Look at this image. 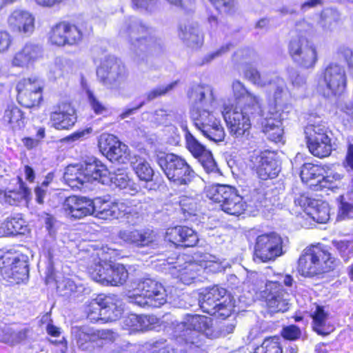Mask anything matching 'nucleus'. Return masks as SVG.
<instances>
[{"mask_svg":"<svg viewBox=\"0 0 353 353\" xmlns=\"http://www.w3.org/2000/svg\"><path fill=\"white\" fill-rule=\"evenodd\" d=\"M173 336L179 343L199 347L205 337L214 336L212 320L205 316L187 315L183 321L174 325Z\"/></svg>","mask_w":353,"mask_h":353,"instance_id":"f257e3e1","label":"nucleus"},{"mask_svg":"<svg viewBox=\"0 0 353 353\" xmlns=\"http://www.w3.org/2000/svg\"><path fill=\"white\" fill-rule=\"evenodd\" d=\"M263 116L261 106L243 105L223 114L230 133L239 141L249 140L252 122Z\"/></svg>","mask_w":353,"mask_h":353,"instance_id":"f03ea898","label":"nucleus"},{"mask_svg":"<svg viewBox=\"0 0 353 353\" xmlns=\"http://www.w3.org/2000/svg\"><path fill=\"white\" fill-rule=\"evenodd\" d=\"M156 161L174 185L188 186L196 177L194 170L181 156L159 152L157 154Z\"/></svg>","mask_w":353,"mask_h":353,"instance_id":"7ed1b4c3","label":"nucleus"},{"mask_svg":"<svg viewBox=\"0 0 353 353\" xmlns=\"http://www.w3.org/2000/svg\"><path fill=\"white\" fill-rule=\"evenodd\" d=\"M0 270L2 276L10 283L19 284L28 279V257L13 250H0Z\"/></svg>","mask_w":353,"mask_h":353,"instance_id":"20e7f679","label":"nucleus"},{"mask_svg":"<svg viewBox=\"0 0 353 353\" xmlns=\"http://www.w3.org/2000/svg\"><path fill=\"white\" fill-rule=\"evenodd\" d=\"M199 304L203 312L222 319L231 315L233 307L227 296V290L218 285L201 292Z\"/></svg>","mask_w":353,"mask_h":353,"instance_id":"39448f33","label":"nucleus"},{"mask_svg":"<svg viewBox=\"0 0 353 353\" xmlns=\"http://www.w3.org/2000/svg\"><path fill=\"white\" fill-rule=\"evenodd\" d=\"M206 196L214 202L219 203L221 210L230 215L239 216L245 210V203L234 187L212 185L206 189Z\"/></svg>","mask_w":353,"mask_h":353,"instance_id":"423d86ee","label":"nucleus"},{"mask_svg":"<svg viewBox=\"0 0 353 353\" xmlns=\"http://www.w3.org/2000/svg\"><path fill=\"white\" fill-rule=\"evenodd\" d=\"M148 32V28L135 19L126 20L120 28V37L129 41L130 50L134 53L137 61L143 60L145 56Z\"/></svg>","mask_w":353,"mask_h":353,"instance_id":"0eeeda50","label":"nucleus"},{"mask_svg":"<svg viewBox=\"0 0 353 353\" xmlns=\"http://www.w3.org/2000/svg\"><path fill=\"white\" fill-rule=\"evenodd\" d=\"M115 296L99 295L86 307L87 317L90 322L114 321L121 316V309Z\"/></svg>","mask_w":353,"mask_h":353,"instance_id":"6e6552de","label":"nucleus"},{"mask_svg":"<svg viewBox=\"0 0 353 353\" xmlns=\"http://www.w3.org/2000/svg\"><path fill=\"white\" fill-rule=\"evenodd\" d=\"M211 108L195 110L192 113V119L194 126L204 137L214 143L221 142L224 140L225 132L221 123Z\"/></svg>","mask_w":353,"mask_h":353,"instance_id":"1a4fd4ad","label":"nucleus"},{"mask_svg":"<svg viewBox=\"0 0 353 353\" xmlns=\"http://www.w3.org/2000/svg\"><path fill=\"white\" fill-rule=\"evenodd\" d=\"M283 254V239L278 234L270 232L256 237L254 245L255 260L262 262L274 261Z\"/></svg>","mask_w":353,"mask_h":353,"instance_id":"9d476101","label":"nucleus"},{"mask_svg":"<svg viewBox=\"0 0 353 353\" xmlns=\"http://www.w3.org/2000/svg\"><path fill=\"white\" fill-rule=\"evenodd\" d=\"M325 88L322 91L325 98L341 95L346 88L347 78L344 68L336 63L330 64L323 75Z\"/></svg>","mask_w":353,"mask_h":353,"instance_id":"9b49d317","label":"nucleus"},{"mask_svg":"<svg viewBox=\"0 0 353 353\" xmlns=\"http://www.w3.org/2000/svg\"><path fill=\"white\" fill-rule=\"evenodd\" d=\"M99 81L109 88H117L125 79V69L114 57H108L97 69Z\"/></svg>","mask_w":353,"mask_h":353,"instance_id":"f8f14e48","label":"nucleus"},{"mask_svg":"<svg viewBox=\"0 0 353 353\" xmlns=\"http://www.w3.org/2000/svg\"><path fill=\"white\" fill-rule=\"evenodd\" d=\"M17 99L26 108L38 105L42 99V83L37 79H25L17 85Z\"/></svg>","mask_w":353,"mask_h":353,"instance_id":"ddd939ff","label":"nucleus"},{"mask_svg":"<svg viewBox=\"0 0 353 353\" xmlns=\"http://www.w3.org/2000/svg\"><path fill=\"white\" fill-rule=\"evenodd\" d=\"M266 304L271 313L285 312L290 308V294L279 281H268L265 285Z\"/></svg>","mask_w":353,"mask_h":353,"instance_id":"4468645a","label":"nucleus"},{"mask_svg":"<svg viewBox=\"0 0 353 353\" xmlns=\"http://www.w3.org/2000/svg\"><path fill=\"white\" fill-rule=\"evenodd\" d=\"M136 290L142 292L144 296L148 297L152 302V307H159L167 301L166 290L163 285L150 278L140 280Z\"/></svg>","mask_w":353,"mask_h":353,"instance_id":"2eb2a0df","label":"nucleus"},{"mask_svg":"<svg viewBox=\"0 0 353 353\" xmlns=\"http://www.w3.org/2000/svg\"><path fill=\"white\" fill-rule=\"evenodd\" d=\"M310 277L334 270L340 263L339 260L319 248L310 247Z\"/></svg>","mask_w":353,"mask_h":353,"instance_id":"dca6fc26","label":"nucleus"},{"mask_svg":"<svg viewBox=\"0 0 353 353\" xmlns=\"http://www.w3.org/2000/svg\"><path fill=\"white\" fill-rule=\"evenodd\" d=\"M118 236L125 244L137 248L151 246L156 241L154 232L149 229L121 230Z\"/></svg>","mask_w":353,"mask_h":353,"instance_id":"f3484780","label":"nucleus"},{"mask_svg":"<svg viewBox=\"0 0 353 353\" xmlns=\"http://www.w3.org/2000/svg\"><path fill=\"white\" fill-rule=\"evenodd\" d=\"M50 120L57 130L69 129L77 122L75 110L69 103H59L52 108Z\"/></svg>","mask_w":353,"mask_h":353,"instance_id":"a211bd4d","label":"nucleus"},{"mask_svg":"<svg viewBox=\"0 0 353 353\" xmlns=\"http://www.w3.org/2000/svg\"><path fill=\"white\" fill-rule=\"evenodd\" d=\"M252 168L262 180L275 178L281 169L277 161L265 152L254 154L250 157Z\"/></svg>","mask_w":353,"mask_h":353,"instance_id":"6ab92c4d","label":"nucleus"},{"mask_svg":"<svg viewBox=\"0 0 353 353\" xmlns=\"http://www.w3.org/2000/svg\"><path fill=\"white\" fill-rule=\"evenodd\" d=\"M92 199L85 196H70L63 204L65 214L71 219H81L91 215L93 212Z\"/></svg>","mask_w":353,"mask_h":353,"instance_id":"aec40b11","label":"nucleus"},{"mask_svg":"<svg viewBox=\"0 0 353 353\" xmlns=\"http://www.w3.org/2000/svg\"><path fill=\"white\" fill-rule=\"evenodd\" d=\"M165 240L176 246L193 247L199 241L196 232L186 226H176L168 229Z\"/></svg>","mask_w":353,"mask_h":353,"instance_id":"412c9836","label":"nucleus"},{"mask_svg":"<svg viewBox=\"0 0 353 353\" xmlns=\"http://www.w3.org/2000/svg\"><path fill=\"white\" fill-rule=\"evenodd\" d=\"M183 260V256H178L175 261H173V259H168L167 263L170 265L168 270L174 276L179 278L181 282L189 285L196 279L198 270L195 263L185 262L182 264Z\"/></svg>","mask_w":353,"mask_h":353,"instance_id":"4be33fe9","label":"nucleus"},{"mask_svg":"<svg viewBox=\"0 0 353 353\" xmlns=\"http://www.w3.org/2000/svg\"><path fill=\"white\" fill-rule=\"evenodd\" d=\"M8 23L13 31L31 34L34 30V17L23 10H14L8 19Z\"/></svg>","mask_w":353,"mask_h":353,"instance_id":"5701e85b","label":"nucleus"},{"mask_svg":"<svg viewBox=\"0 0 353 353\" xmlns=\"http://www.w3.org/2000/svg\"><path fill=\"white\" fill-rule=\"evenodd\" d=\"M42 57L41 48L36 44L28 43L16 52L12 60L14 67L28 68Z\"/></svg>","mask_w":353,"mask_h":353,"instance_id":"b1692460","label":"nucleus"},{"mask_svg":"<svg viewBox=\"0 0 353 353\" xmlns=\"http://www.w3.org/2000/svg\"><path fill=\"white\" fill-rule=\"evenodd\" d=\"M190 98L196 105V110L213 108L215 105V97L212 88L208 85H198L193 88Z\"/></svg>","mask_w":353,"mask_h":353,"instance_id":"393cba45","label":"nucleus"},{"mask_svg":"<svg viewBox=\"0 0 353 353\" xmlns=\"http://www.w3.org/2000/svg\"><path fill=\"white\" fill-rule=\"evenodd\" d=\"M179 36L188 46L192 48L201 47L203 42V34L198 24L194 22L181 25Z\"/></svg>","mask_w":353,"mask_h":353,"instance_id":"a878e982","label":"nucleus"},{"mask_svg":"<svg viewBox=\"0 0 353 353\" xmlns=\"http://www.w3.org/2000/svg\"><path fill=\"white\" fill-rule=\"evenodd\" d=\"M28 225L21 214L8 216L0 224V236L25 234Z\"/></svg>","mask_w":353,"mask_h":353,"instance_id":"bb28decb","label":"nucleus"},{"mask_svg":"<svg viewBox=\"0 0 353 353\" xmlns=\"http://www.w3.org/2000/svg\"><path fill=\"white\" fill-rule=\"evenodd\" d=\"M81 165L88 183L92 181H101L103 183V178L110 174L105 165L94 158L90 159Z\"/></svg>","mask_w":353,"mask_h":353,"instance_id":"cd10ccee","label":"nucleus"},{"mask_svg":"<svg viewBox=\"0 0 353 353\" xmlns=\"http://www.w3.org/2000/svg\"><path fill=\"white\" fill-rule=\"evenodd\" d=\"M232 88L234 97L241 104L240 106L243 105L261 106L259 97L249 92L239 81H234L232 83Z\"/></svg>","mask_w":353,"mask_h":353,"instance_id":"c85d7f7f","label":"nucleus"},{"mask_svg":"<svg viewBox=\"0 0 353 353\" xmlns=\"http://www.w3.org/2000/svg\"><path fill=\"white\" fill-rule=\"evenodd\" d=\"M63 179L72 188L80 189L84 183H88L81 164L68 165L65 168Z\"/></svg>","mask_w":353,"mask_h":353,"instance_id":"c756f323","label":"nucleus"},{"mask_svg":"<svg viewBox=\"0 0 353 353\" xmlns=\"http://www.w3.org/2000/svg\"><path fill=\"white\" fill-rule=\"evenodd\" d=\"M93 212L91 215L101 219H116L113 203H109L101 198L92 200Z\"/></svg>","mask_w":353,"mask_h":353,"instance_id":"7c9ffc66","label":"nucleus"},{"mask_svg":"<svg viewBox=\"0 0 353 353\" xmlns=\"http://www.w3.org/2000/svg\"><path fill=\"white\" fill-rule=\"evenodd\" d=\"M72 334L74 335L77 345L82 350H88L92 347V343L96 340L94 331L88 327H74L72 329Z\"/></svg>","mask_w":353,"mask_h":353,"instance_id":"2f4dec72","label":"nucleus"},{"mask_svg":"<svg viewBox=\"0 0 353 353\" xmlns=\"http://www.w3.org/2000/svg\"><path fill=\"white\" fill-rule=\"evenodd\" d=\"M263 131L268 137L274 142L281 140L283 130L282 128V122L277 118L266 117L261 121Z\"/></svg>","mask_w":353,"mask_h":353,"instance_id":"473e14b6","label":"nucleus"},{"mask_svg":"<svg viewBox=\"0 0 353 353\" xmlns=\"http://www.w3.org/2000/svg\"><path fill=\"white\" fill-rule=\"evenodd\" d=\"M30 194V190L20 184L17 190H4L0 192V201L10 205H17Z\"/></svg>","mask_w":353,"mask_h":353,"instance_id":"72a5a7b5","label":"nucleus"},{"mask_svg":"<svg viewBox=\"0 0 353 353\" xmlns=\"http://www.w3.org/2000/svg\"><path fill=\"white\" fill-rule=\"evenodd\" d=\"M310 218L319 223H325L330 219L328 203L321 200L310 199Z\"/></svg>","mask_w":353,"mask_h":353,"instance_id":"f704fd0d","label":"nucleus"},{"mask_svg":"<svg viewBox=\"0 0 353 353\" xmlns=\"http://www.w3.org/2000/svg\"><path fill=\"white\" fill-rule=\"evenodd\" d=\"M123 326L130 332L145 331L150 329L151 324L147 316L130 314L123 321Z\"/></svg>","mask_w":353,"mask_h":353,"instance_id":"c9c22d12","label":"nucleus"},{"mask_svg":"<svg viewBox=\"0 0 353 353\" xmlns=\"http://www.w3.org/2000/svg\"><path fill=\"white\" fill-rule=\"evenodd\" d=\"M128 278V272L125 266L120 263H109L108 285H123Z\"/></svg>","mask_w":353,"mask_h":353,"instance_id":"e433bc0d","label":"nucleus"},{"mask_svg":"<svg viewBox=\"0 0 353 353\" xmlns=\"http://www.w3.org/2000/svg\"><path fill=\"white\" fill-rule=\"evenodd\" d=\"M332 145L328 136L321 135L319 141L312 140L310 132V153L319 158H323L330 154Z\"/></svg>","mask_w":353,"mask_h":353,"instance_id":"4c0bfd02","label":"nucleus"},{"mask_svg":"<svg viewBox=\"0 0 353 353\" xmlns=\"http://www.w3.org/2000/svg\"><path fill=\"white\" fill-rule=\"evenodd\" d=\"M310 317L313 319L312 329L318 334L325 336L330 334L329 327L325 325L327 314L325 312L323 307L316 305V310L314 314H310Z\"/></svg>","mask_w":353,"mask_h":353,"instance_id":"58836bf2","label":"nucleus"},{"mask_svg":"<svg viewBox=\"0 0 353 353\" xmlns=\"http://www.w3.org/2000/svg\"><path fill=\"white\" fill-rule=\"evenodd\" d=\"M5 122L9 123L13 130L21 129L24 124L23 114L15 105H8L3 115Z\"/></svg>","mask_w":353,"mask_h":353,"instance_id":"ea45409f","label":"nucleus"},{"mask_svg":"<svg viewBox=\"0 0 353 353\" xmlns=\"http://www.w3.org/2000/svg\"><path fill=\"white\" fill-rule=\"evenodd\" d=\"M111 181L117 187L121 189L130 188L133 191H137V186L130 179L126 171L123 168H118L112 172H110Z\"/></svg>","mask_w":353,"mask_h":353,"instance_id":"a19ab883","label":"nucleus"},{"mask_svg":"<svg viewBox=\"0 0 353 353\" xmlns=\"http://www.w3.org/2000/svg\"><path fill=\"white\" fill-rule=\"evenodd\" d=\"M109 263L106 262L94 264L90 270V274L94 281L104 285H108Z\"/></svg>","mask_w":353,"mask_h":353,"instance_id":"79ce46f5","label":"nucleus"},{"mask_svg":"<svg viewBox=\"0 0 353 353\" xmlns=\"http://www.w3.org/2000/svg\"><path fill=\"white\" fill-rule=\"evenodd\" d=\"M185 138L186 148L194 158L198 159L209 151L206 147L201 143L188 130L185 132Z\"/></svg>","mask_w":353,"mask_h":353,"instance_id":"37998d69","label":"nucleus"},{"mask_svg":"<svg viewBox=\"0 0 353 353\" xmlns=\"http://www.w3.org/2000/svg\"><path fill=\"white\" fill-rule=\"evenodd\" d=\"M57 288L65 291L64 295L73 296L74 297L79 296L85 290L83 284L76 283L70 279H64L58 284Z\"/></svg>","mask_w":353,"mask_h":353,"instance_id":"c03bdc74","label":"nucleus"},{"mask_svg":"<svg viewBox=\"0 0 353 353\" xmlns=\"http://www.w3.org/2000/svg\"><path fill=\"white\" fill-rule=\"evenodd\" d=\"M254 353H283L279 338L276 336L265 339Z\"/></svg>","mask_w":353,"mask_h":353,"instance_id":"a18cd8bd","label":"nucleus"},{"mask_svg":"<svg viewBox=\"0 0 353 353\" xmlns=\"http://www.w3.org/2000/svg\"><path fill=\"white\" fill-rule=\"evenodd\" d=\"M308 41L306 37H297L293 38L289 44V52L292 59L299 62L300 57L303 53V49L307 48Z\"/></svg>","mask_w":353,"mask_h":353,"instance_id":"49530a36","label":"nucleus"},{"mask_svg":"<svg viewBox=\"0 0 353 353\" xmlns=\"http://www.w3.org/2000/svg\"><path fill=\"white\" fill-rule=\"evenodd\" d=\"M68 28V23L64 22L56 25L50 33V39L52 43L59 46L68 44L66 38Z\"/></svg>","mask_w":353,"mask_h":353,"instance_id":"de8ad7c7","label":"nucleus"},{"mask_svg":"<svg viewBox=\"0 0 353 353\" xmlns=\"http://www.w3.org/2000/svg\"><path fill=\"white\" fill-rule=\"evenodd\" d=\"M134 170L141 181H151L154 176L153 169L145 160L137 161L134 165Z\"/></svg>","mask_w":353,"mask_h":353,"instance_id":"09e8293b","label":"nucleus"},{"mask_svg":"<svg viewBox=\"0 0 353 353\" xmlns=\"http://www.w3.org/2000/svg\"><path fill=\"white\" fill-rule=\"evenodd\" d=\"M128 147L119 141V142L117 145H114L110 151H109L106 157L111 161L125 163L128 156Z\"/></svg>","mask_w":353,"mask_h":353,"instance_id":"8fccbe9b","label":"nucleus"},{"mask_svg":"<svg viewBox=\"0 0 353 353\" xmlns=\"http://www.w3.org/2000/svg\"><path fill=\"white\" fill-rule=\"evenodd\" d=\"M119 142V140L114 135L110 134H102L99 139V147L101 151L105 154Z\"/></svg>","mask_w":353,"mask_h":353,"instance_id":"3c124183","label":"nucleus"},{"mask_svg":"<svg viewBox=\"0 0 353 353\" xmlns=\"http://www.w3.org/2000/svg\"><path fill=\"white\" fill-rule=\"evenodd\" d=\"M333 246L338 250L341 256L347 261L352 253L353 245L349 241H336L332 242Z\"/></svg>","mask_w":353,"mask_h":353,"instance_id":"603ef678","label":"nucleus"},{"mask_svg":"<svg viewBox=\"0 0 353 353\" xmlns=\"http://www.w3.org/2000/svg\"><path fill=\"white\" fill-rule=\"evenodd\" d=\"M197 159L207 172H215L217 170L216 163L212 157V152L210 150L199 157Z\"/></svg>","mask_w":353,"mask_h":353,"instance_id":"864d4df0","label":"nucleus"},{"mask_svg":"<svg viewBox=\"0 0 353 353\" xmlns=\"http://www.w3.org/2000/svg\"><path fill=\"white\" fill-rule=\"evenodd\" d=\"M325 173L324 169L317 165L310 163V190H319L318 179H321Z\"/></svg>","mask_w":353,"mask_h":353,"instance_id":"5fc2aeb1","label":"nucleus"},{"mask_svg":"<svg viewBox=\"0 0 353 353\" xmlns=\"http://www.w3.org/2000/svg\"><path fill=\"white\" fill-rule=\"evenodd\" d=\"M176 85V81H174L166 85H161L154 88L153 90L149 91L146 94L148 101H152L159 97L165 94L166 93L172 90L175 87Z\"/></svg>","mask_w":353,"mask_h":353,"instance_id":"6e6d98bb","label":"nucleus"},{"mask_svg":"<svg viewBox=\"0 0 353 353\" xmlns=\"http://www.w3.org/2000/svg\"><path fill=\"white\" fill-rule=\"evenodd\" d=\"M179 203L184 214H192L196 210L197 204L193 197L182 196L180 197Z\"/></svg>","mask_w":353,"mask_h":353,"instance_id":"4d7b16f0","label":"nucleus"},{"mask_svg":"<svg viewBox=\"0 0 353 353\" xmlns=\"http://www.w3.org/2000/svg\"><path fill=\"white\" fill-rule=\"evenodd\" d=\"M86 94L89 104L94 113L97 114H102L107 112L106 106L94 96L92 91L88 90Z\"/></svg>","mask_w":353,"mask_h":353,"instance_id":"13d9d810","label":"nucleus"},{"mask_svg":"<svg viewBox=\"0 0 353 353\" xmlns=\"http://www.w3.org/2000/svg\"><path fill=\"white\" fill-rule=\"evenodd\" d=\"M339 12L333 9L324 10L321 14V23L323 26H330L333 22L338 21Z\"/></svg>","mask_w":353,"mask_h":353,"instance_id":"bf43d9fd","label":"nucleus"},{"mask_svg":"<svg viewBox=\"0 0 353 353\" xmlns=\"http://www.w3.org/2000/svg\"><path fill=\"white\" fill-rule=\"evenodd\" d=\"M309 249L306 248L298 261L297 271L301 276L307 278L309 276V265H307V256Z\"/></svg>","mask_w":353,"mask_h":353,"instance_id":"052dcab7","label":"nucleus"},{"mask_svg":"<svg viewBox=\"0 0 353 353\" xmlns=\"http://www.w3.org/2000/svg\"><path fill=\"white\" fill-rule=\"evenodd\" d=\"M128 299L130 303L140 307L152 306L150 300L148 297L144 296L142 292L137 291L136 289L132 294L128 295Z\"/></svg>","mask_w":353,"mask_h":353,"instance_id":"680f3d73","label":"nucleus"},{"mask_svg":"<svg viewBox=\"0 0 353 353\" xmlns=\"http://www.w3.org/2000/svg\"><path fill=\"white\" fill-rule=\"evenodd\" d=\"M68 28L66 33L68 44L72 45L81 39L82 33L76 26L68 24Z\"/></svg>","mask_w":353,"mask_h":353,"instance_id":"e2e57ef3","label":"nucleus"},{"mask_svg":"<svg viewBox=\"0 0 353 353\" xmlns=\"http://www.w3.org/2000/svg\"><path fill=\"white\" fill-rule=\"evenodd\" d=\"M114 208L115 211L116 219H121L126 216L128 211L130 210L132 205H129L128 202L125 201H117L113 202Z\"/></svg>","mask_w":353,"mask_h":353,"instance_id":"0e129e2a","label":"nucleus"},{"mask_svg":"<svg viewBox=\"0 0 353 353\" xmlns=\"http://www.w3.org/2000/svg\"><path fill=\"white\" fill-rule=\"evenodd\" d=\"M337 53L339 56H342L346 60L350 74L353 78V52L347 47L341 46L338 49Z\"/></svg>","mask_w":353,"mask_h":353,"instance_id":"69168bd1","label":"nucleus"},{"mask_svg":"<svg viewBox=\"0 0 353 353\" xmlns=\"http://www.w3.org/2000/svg\"><path fill=\"white\" fill-rule=\"evenodd\" d=\"M336 108L340 112L353 119V100H340L336 103Z\"/></svg>","mask_w":353,"mask_h":353,"instance_id":"338daca9","label":"nucleus"},{"mask_svg":"<svg viewBox=\"0 0 353 353\" xmlns=\"http://www.w3.org/2000/svg\"><path fill=\"white\" fill-rule=\"evenodd\" d=\"M343 165L347 170H353V143L350 139L347 140V152Z\"/></svg>","mask_w":353,"mask_h":353,"instance_id":"774afa93","label":"nucleus"}]
</instances>
